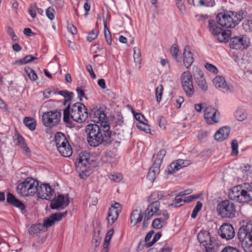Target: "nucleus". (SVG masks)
Returning a JSON list of instances; mask_svg holds the SVG:
<instances>
[{"label":"nucleus","instance_id":"64","mask_svg":"<svg viewBox=\"0 0 252 252\" xmlns=\"http://www.w3.org/2000/svg\"><path fill=\"white\" fill-rule=\"evenodd\" d=\"M205 248V252H217V250L214 246V243L212 245H208L204 246Z\"/></svg>","mask_w":252,"mask_h":252},{"label":"nucleus","instance_id":"56","mask_svg":"<svg viewBox=\"0 0 252 252\" xmlns=\"http://www.w3.org/2000/svg\"><path fill=\"white\" fill-rule=\"evenodd\" d=\"M158 122L159 126L163 129H165L166 126V120L165 118L162 116H159L158 118Z\"/></svg>","mask_w":252,"mask_h":252},{"label":"nucleus","instance_id":"33","mask_svg":"<svg viewBox=\"0 0 252 252\" xmlns=\"http://www.w3.org/2000/svg\"><path fill=\"white\" fill-rule=\"evenodd\" d=\"M166 224L165 220L163 218H156L153 220L152 226L155 229H160Z\"/></svg>","mask_w":252,"mask_h":252},{"label":"nucleus","instance_id":"37","mask_svg":"<svg viewBox=\"0 0 252 252\" xmlns=\"http://www.w3.org/2000/svg\"><path fill=\"white\" fill-rule=\"evenodd\" d=\"M235 118L239 121H243L247 118V113L244 109H238L235 114Z\"/></svg>","mask_w":252,"mask_h":252},{"label":"nucleus","instance_id":"19","mask_svg":"<svg viewBox=\"0 0 252 252\" xmlns=\"http://www.w3.org/2000/svg\"><path fill=\"white\" fill-rule=\"evenodd\" d=\"M160 203L158 201H155L151 203L145 211V215L147 218H151L154 215L159 216L161 213L159 210Z\"/></svg>","mask_w":252,"mask_h":252},{"label":"nucleus","instance_id":"36","mask_svg":"<svg viewBox=\"0 0 252 252\" xmlns=\"http://www.w3.org/2000/svg\"><path fill=\"white\" fill-rule=\"evenodd\" d=\"M193 76L195 81L200 79L204 77V74L200 69L198 66L193 67Z\"/></svg>","mask_w":252,"mask_h":252},{"label":"nucleus","instance_id":"28","mask_svg":"<svg viewBox=\"0 0 252 252\" xmlns=\"http://www.w3.org/2000/svg\"><path fill=\"white\" fill-rule=\"evenodd\" d=\"M61 155L64 157H69L72 154V148L70 145H67L64 147L59 146L58 149Z\"/></svg>","mask_w":252,"mask_h":252},{"label":"nucleus","instance_id":"44","mask_svg":"<svg viewBox=\"0 0 252 252\" xmlns=\"http://www.w3.org/2000/svg\"><path fill=\"white\" fill-rule=\"evenodd\" d=\"M136 126L138 129L147 133H150V128L149 126L144 122L139 123L137 124Z\"/></svg>","mask_w":252,"mask_h":252},{"label":"nucleus","instance_id":"3","mask_svg":"<svg viewBox=\"0 0 252 252\" xmlns=\"http://www.w3.org/2000/svg\"><path fill=\"white\" fill-rule=\"evenodd\" d=\"M244 10L237 12L229 11L227 12L219 13L216 17L217 22L226 28H233L237 25L247 15Z\"/></svg>","mask_w":252,"mask_h":252},{"label":"nucleus","instance_id":"61","mask_svg":"<svg viewBox=\"0 0 252 252\" xmlns=\"http://www.w3.org/2000/svg\"><path fill=\"white\" fill-rule=\"evenodd\" d=\"M42 226L40 224L33 225L31 227L30 232L31 233L37 234L40 232L41 230L40 227Z\"/></svg>","mask_w":252,"mask_h":252},{"label":"nucleus","instance_id":"47","mask_svg":"<svg viewBox=\"0 0 252 252\" xmlns=\"http://www.w3.org/2000/svg\"><path fill=\"white\" fill-rule=\"evenodd\" d=\"M101 238L99 236L94 237L92 241L93 245L94 246L93 252H97L98 247L100 245Z\"/></svg>","mask_w":252,"mask_h":252},{"label":"nucleus","instance_id":"7","mask_svg":"<svg viewBox=\"0 0 252 252\" xmlns=\"http://www.w3.org/2000/svg\"><path fill=\"white\" fill-rule=\"evenodd\" d=\"M209 27L211 32L220 42H227L228 41L231 34L230 30H222L213 20H209Z\"/></svg>","mask_w":252,"mask_h":252},{"label":"nucleus","instance_id":"41","mask_svg":"<svg viewBox=\"0 0 252 252\" xmlns=\"http://www.w3.org/2000/svg\"><path fill=\"white\" fill-rule=\"evenodd\" d=\"M202 206L203 204L201 201H198L197 202L191 215V218L195 219L198 213L201 210Z\"/></svg>","mask_w":252,"mask_h":252},{"label":"nucleus","instance_id":"62","mask_svg":"<svg viewBox=\"0 0 252 252\" xmlns=\"http://www.w3.org/2000/svg\"><path fill=\"white\" fill-rule=\"evenodd\" d=\"M140 215V211L136 209L133 210L130 215V223L132 224L133 222L138 217V216Z\"/></svg>","mask_w":252,"mask_h":252},{"label":"nucleus","instance_id":"23","mask_svg":"<svg viewBox=\"0 0 252 252\" xmlns=\"http://www.w3.org/2000/svg\"><path fill=\"white\" fill-rule=\"evenodd\" d=\"M230 133L228 126H223L219 129L214 135L215 139L218 141H222L227 138Z\"/></svg>","mask_w":252,"mask_h":252},{"label":"nucleus","instance_id":"45","mask_svg":"<svg viewBox=\"0 0 252 252\" xmlns=\"http://www.w3.org/2000/svg\"><path fill=\"white\" fill-rule=\"evenodd\" d=\"M184 200L181 199L180 196L176 195L173 203L169 205V206L174 207H179L184 204Z\"/></svg>","mask_w":252,"mask_h":252},{"label":"nucleus","instance_id":"54","mask_svg":"<svg viewBox=\"0 0 252 252\" xmlns=\"http://www.w3.org/2000/svg\"><path fill=\"white\" fill-rule=\"evenodd\" d=\"M179 169H180V168L178 167V165L176 164L175 161L171 163L168 168V171L169 174L174 173Z\"/></svg>","mask_w":252,"mask_h":252},{"label":"nucleus","instance_id":"11","mask_svg":"<svg viewBox=\"0 0 252 252\" xmlns=\"http://www.w3.org/2000/svg\"><path fill=\"white\" fill-rule=\"evenodd\" d=\"M204 118L207 124L213 125L220 121V113L215 108L210 106L207 107L205 110Z\"/></svg>","mask_w":252,"mask_h":252},{"label":"nucleus","instance_id":"51","mask_svg":"<svg viewBox=\"0 0 252 252\" xmlns=\"http://www.w3.org/2000/svg\"><path fill=\"white\" fill-rule=\"evenodd\" d=\"M176 164L178 165V167L181 169L183 167L187 166L190 164V160H184L182 159H177L176 161Z\"/></svg>","mask_w":252,"mask_h":252},{"label":"nucleus","instance_id":"10","mask_svg":"<svg viewBox=\"0 0 252 252\" xmlns=\"http://www.w3.org/2000/svg\"><path fill=\"white\" fill-rule=\"evenodd\" d=\"M249 39L246 35L235 36L230 38V47L236 50H244L250 46Z\"/></svg>","mask_w":252,"mask_h":252},{"label":"nucleus","instance_id":"25","mask_svg":"<svg viewBox=\"0 0 252 252\" xmlns=\"http://www.w3.org/2000/svg\"><path fill=\"white\" fill-rule=\"evenodd\" d=\"M160 166H156L153 163L152 166L150 168L147 174V178L151 182H154L156 178L157 175L160 172Z\"/></svg>","mask_w":252,"mask_h":252},{"label":"nucleus","instance_id":"52","mask_svg":"<svg viewBox=\"0 0 252 252\" xmlns=\"http://www.w3.org/2000/svg\"><path fill=\"white\" fill-rule=\"evenodd\" d=\"M176 5L182 13H186V7L183 0H175Z\"/></svg>","mask_w":252,"mask_h":252},{"label":"nucleus","instance_id":"20","mask_svg":"<svg viewBox=\"0 0 252 252\" xmlns=\"http://www.w3.org/2000/svg\"><path fill=\"white\" fill-rule=\"evenodd\" d=\"M197 239L203 246L212 245L214 243L210 233L207 230H202L197 234Z\"/></svg>","mask_w":252,"mask_h":252},{"label":"nucleus","instance_id":"14","mask_svg":"<svg viewBox=\"0 0 252 252\" xmlns=\"http://www.w3.org/2000/svg\"><path fill=\"white\" fill-rule=\"evenodd\" d=\"M36 193L38 197L43 199L50 200L55 193V191L49 185L44 184H41L39 187L38 186V191Z\"/></svg>","mask_w":252,"mask_h":252},{"label":"nucleus","instance_id":"30","mask_svg":"<svg viewBox=\"0 0 252 252\" xmlns=\"http://www.w3.org/2000/svg\"><path fill=\"white\" fill-rule=\"evenodd\" d=\"M23 123L31 130H34L36 127V122L31 118L26 117L24 119Z\"/></svg>","mask_w":252,"mask_h":252},{"label":"nucleus","instance_id":"1","mask_svg":"<svg viewBox=\"0 0 252 252\" xmlns=\"http://www.w3.org/2000/svg\"><path fill=\"white\" fill-rule=\"evenodd\" d=\"M109 129L110 126L107 123H102L100 126L95 124L88 125L85 132L89 145L95 147L100 144L108 145L111 144L115 133L112 134Z\"/></svg>","mask_w":252,"mask_h":252},{"label":"nucleus","instance_id":"4","mask_svg":"<svg viewBox=\"0 0 252 252\" xmlns=\"http://www.w3.org/2000/svg\"><path fill=\"white\" fill-rule=\"evenodd\" d=\"M230 199L239 203H248L252 200V184H245L244 189L239 186L231 188L228 192Z\"/></svg>","mask_w":252,"mask_h":252},{"label":"nucleus","instance_id":"2","mask_svg":"<svg viewBox=\"0 0 252 252\" xmlns=\"http://www.w3.org/2000/svg\"><path fill=\"white\" fill-rule=\"evenodd\" d=\"M88 117V113L86 107L80 102L74 104L70 108L69 105L63 111V121L69 124L70 119L74 121L82 123Z\"/></svg>","mask_w":252,"mask_h":252},{"label":"nucleus","instance_id":"32","mask_svg":"<svg viewBox=\"0 0 252 252\" xmlns=\"http://www.w3.org/2000/svg\"><path fill=\"white\" fill-rule=\"evenodd\" d=\"M133 59L136 65L138 64V69H140L141 61V53L140 49L136 47L133 48Z\"/></svg>","mask_w":252,"mask_h":252},{"label":"nucleus","instance_id":"53","mask_svg":"<svg viewBox=\"0 0 252 252\" xmlns=\"http://www.w3.org/2000/svg\"><path fill=\"white\" fill-rule=\"evenodd\" d=\"M179 169H180V168L178 167V165L176 164L175 161L171 163L168 168V171L169 174L174 173Z\"/></svg>","mask_w":252,"mask_h":252},{"label":"nucleus","instance_id":"50","mask_svg":"<svg viewBox=\"0 0 252 252\" xmlns=\"http://www.w3.org/2000/svg\"><path fill=\"white\" fill-rule=\"evenodd\" d=\"M109 179L116 183H119L123 179V175L121 173H115L113 174H111L109 176Z\"/></svg>","mask_w":252,"mask_h":252},{"label":"nucleus","instance_id":"18","mask_svg":"<svg viewBox=\"0 0 252 252\" xmlns=\"http://www.w3.org/2000/svg\"><path fill=\"white\" fill-rule=\"evenodd\" d=\"M89 115L92 121L94 123H98L100 122V124L102 123H107L104 121L106 118V115L102 111L97 108L92 109Z\"/></svg>","mask_w":252,"mask_h":252},{"label":"nucleus","instance_id":"40","mask_svg":"<svg viewBox=\"0 0 252 252\" xmlns=\"http://www.w3.org/2000/svg\"><path fill=\"white\" fill-rule=\"evenodd\" d=\"M198 86L204 92H206L208 90V85L205 79V77L195 81Z\"/></svg>","mask_w":252,"mask_h":252},{"label":"nucleus","instance_id":"6","mask_svg":"<svg viewBox=\"0 0 252 252\" xmlns=\"http://www.w3.org/2000/svg\"><path fill=\"white\" fill-rule=\"evenodd\" d=\"M219 214L222 218H234L236 216V209L234 204L229 200L221 201L217 206Z\"/></svg>","mask_w":252,"mask_h":252},{"label":"nucleus","instance_id":"48","mask_svg":"<svg viewBox=\"0 0 252 252\" xmlns=\"http://www.w3.org/2000/svg\"><path fill=\"white\" fill-rule=\"evenodd\" d=\"M163 92V86L162 85H160L156 88L155 93L157 98V101L159 102L161 99L162 94Z\"/></svg>","mask_w":252,"mask_h":252},{"label":"nucleus","instance_id":"8","mask_svg":"<svg viewBox=\"0 0 252 252\" xmlns=\"http://www.w3.org/2000/svg\"><path fill=\"white\" fill-rule=\"evenodd\" d=\"M180 79L183 90L186 95L190 97L193 96L194 89L192 82V76L189 71L184 72L181 75Z\"/></svg>","mask_w":252,"mask_h":252},{"label":"nucleus","instance_id":"22","mask_svg":"<svg viewBox=\"0 0 252 252\" xmlns=\"http://www.w3.org/2000/svg\"><path fill=\"white\" fill-rule=\"evenodd\" d=\"M183 56L184 64L188 68L192 64L194 60L189 47L188 45L184 47Z\"/></svg>","mask_w":252,"mask_h":252},{"label":"nucleus","instance_id":"63","mask_svg":"<svg viewBox=\"0 0 252 252\" xmlns=\"http://www.w3.org/2000/svg\"><path fill=\"white\" fill-rule=\"evenodd\" d=\"M221 252H240V251L236 248L226 246L224 247L221 251Z\"/></svg>","mask_w":252,"mask_h":252},{"label":"nucleus","instance_id":"24","mask_svg":"<svg viewBox=\"0 0 252 252\" xmlns=\"http://www.w3.org/2000/svg\"><path fill=\"white\" fill-rule=\"evenodd\" d=\"M213 83L216 88L223 89L224 91L229 90V87L227 86L224 78L222 76H218L213 80Z\"/></svg>","mask_w":252,"mask_h":252},{"label":"nucleus","instance_id":"29","mask_svg":"<svg viewBox=\"0 0 252 252\" xmlns=\"http://www.w3.org/2000/svg\"><path fill=\"white\" fill-rule=\"evenodd\" d=\"M166 152L164 149H160L159 151L156 155V158L154 159V163L156 166H160L162 159L165 156Z\"/></svg>","mask_w":252,"mask_h":252},{"label":"nucleus","instance_id":"31","mask_svg":"<svg viewBox=\"0 0 252 252\" xmlns=\"http://www.w3.org/2000/svg\"><path fill=\"white\" fill-rule=\"evenodd\" d=\"M104 23V36L107 43L110 45L112 44V36L111 32L107 27L106 20L103 18Z\"/></svg>","mask_w":252,"mask_h":252},{"label":"nucleus","instance_id":"58","mask_svg":"<svg viewBox=\"0 0 252 252\" xmlns=\"http://www.w3.org/2000/svg\"><path fill=\"white\" fill-rule=\"evenodd\" d=\"M55 10L52 7H48L46 11V14L47 17L51 20H53L54 18Z\"/></svg>","mask_w":252,"mask_h":252},{"label":"nucleus","instance_id":"39","mask_svg":"<svg viewBox=\"0 0 252 252\" xmlns=\"http://www.w3.org/2000/svg\"><path fill=\"white\" fill-rule=\"evenodd\" d=\"M55 140L56 145H59L61 142H67V139L64 134L61 132H58L55 136Z\"/></svg>","mask_w":252,"mask_h":252},{"label":"nucleus","instance_id":"46","mask_svg":"<svg viewBox=\"0 0 252 252\" xmlns=\"http://www.w3.org/2000/svg\"><path fill=\"white\" fill-rule=\"evenodd\" d=\"M232 148L231 154L233 156H237L238 154V143L237 140L233 139L231 144Z\"/></svg>","mask_w":252,"mask_h":252},{"label":"nucleus","instance_id":"13","mask_svg":"<svg viewBox=\"0 0 252 252\" xmlns=\"http://www.w3.org/2000/svg\"><path fill=\"white\" fill-rule=\"evenodd\" d=\"M218 234L221 238L227 240L233 239L235 235L232 225L228 223H224L221 225L218 230Z\"/></svg>","mask_w":252,"mask_h":252},{"label":"nucleus","instance_id":"16","mask_svg":"<svg viewBox=\"0 0 252 252\" xmlns=\"http://www.w3.org/2000/svg\"><path fill=\"white\" fill-rule=\"evenodd\" d=\"M89 155L87 153H83L80 154L79 158L75 161V165L77 170L84 173L86 171V167L89 162Z\"/></svg>","mask_w":252,"mask_h":252},{"label":"nucleus","instance_id":"42","mask_svg":"<svg viewBox=\"0 0 252 252\" xmlns=\"http://www.w3.org/2000/svg\"><path fill=\"white\" fill-rule=\"evenodd\" d=\"M243 28L247 32H250L252 31V23L249 18L244 21L243 23Z\"/></svg>","mask_w":252,"mask_h":252},{"label":"nucleus","instance_id":"57","mask_svg":"<svg viewBox=\"0 0 252 252\" xmlns=\"http://www.w3.org/2000/svg\"><path fill=\"white\" fill-rule=\"evenodd\" d=\"M161 236V234L160 232H157L154 236L152 241L149 242L147 244V248H149L153 246L157 241H158Z\"/></svg>","mask_w":252,"mask_h":252},{"label":"nucleus","instance_id":"12","mask_svg":"<svg viewBox=\"0 0 252 252\" xmlns=\"http://www.w3.org/2000/svg\"><path fill=\"white\" fill-rule=\"evenodd\" d=\"M69 202L68 194L65 196L63 194H59L56 198L51 200L50 207L52 209H63L69 204Z\"/></svg>","mask_w":252,"mask_h":252},{"label":"nucleus","instance_id":"26","mask_svg":"<svg viewBox=\"0 0 252 252\" xmlns=\"http://www.w3.org/2000/svg\"><path fill=\"white\" fill-rule=\"evenodd\" d=\"M119 212L115 210V208H110L108 213L107 220L108 224L112 225L114 222L117 220L119 217Z\"/></svg>","mask_w":252,"mask_h":252},{"label":"nucleus","instance_id":"27","mask_svg":"<svg viewBox=\"0 0 252 252\" xmlns=\"http://www.w3.org/2000/svg\"><path fill=\"white\" fill-rule=\"evenodd\" d=\"M241 246L245 252H252V236L249 239L239 240Z\"/></svg>","mask_w":252,"mask_h":252},{"label":"nucleus","instance_id":"38","mask_svg":"<svg viewBox=\"0 0 252 252\" xmlns=\"http://www.w3.org/2000/svg\"><path fill=\"white\" fill-rule=\"evenodd\" d=\"M251 166L249 164L244 165L240 167V170L243 174V177L244 178H247L251 174Z\"/></svg>","mask_w":252,"mask_h":252},{"label":"nucleus","instance_id":"5","mask_svg":"<svg viewBox=\"0 0 252 252\" xmlns=\"http://www.w3.org/2000/svg\"><path fill=\"white\" fill-rule=\"evenodd\" d=\"M38 186L37 181L28 177L17 186V192L22 196H33L38 191Z\"/></svg>","mask_w":252,"mask_h":252},{"label":"nucleus","instance_id":"21","mask_svg":"<svg viewBox=\"0 0 252 252\" xmlns=\"http://www.w3.org/2000/svg\"><path fill=\"white\" fill-rule=\"evenodd\" d=\"M6 201L8 204L19 208L22 213L26 212V207L24 204L11 193H8L7 194Z\"/></svg>","mask_w":252,"mask_h":252},{"label":"nucleus","instance_id":"60","mask_svg":"<svg viewBox=\"0 0 252 252\" xmlns=\"http://www.w3.org/2000/svg\"><path fill=\"white\" fill-rule=\"evenodd\" d=\"M37 6L35 4L31 5L29 8L28 12L32 18H35L36 17V10Z\"/></svg>","mask_w":252,"mask_h":252},{"label":"nucleus","instance_id":"34","mask_svg":"<svg viewBox=\"0 0 252 252\" xmlns=\"http://www.w3.org/2000/svg\"><path fill=\"white\" fill-rule=\"evenodd\" d=\"M54 94H58L63 96L66 99V101H70L72 99L74 95L72 92H69L66 90H63L59 92L54 91Z\"/></svg>","mask_w":252,"mask_h":252},{"label":"nucleus","instance_id":"35","mask_svg":"<svg viewBox=\"0 0 252 252\" xmlns=\"http://www.w3.org/2000/svg\"><path fill=\"white\" fill-rule=\"evenodd\" d=\"M179 52V48L176 44H173L170 48V53L173 58L179 63L182 61L181 58H178V55Z\"/></svg>","mask_w":252,"mask_h":252},{"label":"nucleus","instance_id":"43","mask_svg":"<svg viewBox=\"0 0 252 252\" xmlns=\"http://www.w3.org/2000/svg\"><path fill=\"white\" fill-rule=\"evenodd\" d=\"M30 79L32 81H35L37 78V76L35 71L32 68L28 67L25 69Z\"/></svg>","mask_w":252,"mask_h":252},{"label":"nucleus","instance_id":"49","mask_svg":"<svg viewBox=\"0 0 252 252\" xmlns=\"http://www.w3.org/2000/svg\"><path fill=\"white\" fill-rule=\"evenodd\" d=\"M199 3L202 6L212 7L215 4V2L214 0H199Z\"/></svg>","mask_w":252,"mask_h":252},{"label":"nucleus","instance_id":"55","mask_svg":"<svg viewBox=\"0 0 252 252\" xmlns=\"http://www.w3.org/2000/svg\"><path fill=\"white\" fill-rule=\"evenodd\" d=\"M205 67L208 71H209L211 72H212L216 74L218 73V69L215 65H214L212 64L209 63H206Z\"/></svg>","mask_w":252,"mask_h":252},{"label":"nucleus","instance_id":"17","mask_svg":"<svg viewBox=\"0 0 252 252\" xmlns=\"http://www.w3.org/2000/svg\"><path fill=\"white\" fill-rule=\"evenodd\" d=\"M252 236V223L243 225L238 232V238L239 240L247 239Z\"/></svg>","mask_w":252,"mask_h":252},{"label":"nucleus","instance_id":"9","mask_svg":"<svg viewBox=\"0 0 252 252\" xmlns=\"http://www.w3.org/2000/svg\"><path fill=\"white\" fill-rule=\"evenodd\" d=\"M61 116V112L57 110L44 112L42 117V124L48 127L55 126L60 122Z\"/></svg>","mask_w":252,"mask_h":252},{"label":"nucleus","instance_id":"15","mask_svg":"<svg viewBox=\"0 0 252 252\" xmlns=\"http://www.w3.org/2000/svg\"><path fill=\"white\" fill-rule=\"evenodd\" d=\"M67 211L63 213H58L52 214L49 217L46 218L43 221V226L48 228L52 226L56 221H60L63 218L65 217Z\"/></svg>","mask_w":252,"mask_h":252},{"label":"nucleus","instance_id":"59","mask_svg":"<svg viewBox=\"0 0 252 252\" xmlns=\"http://www.w3.org/2000/svg\"><path fill=\"white\" fill-rule=\"evenodd\" d=\"M98 32L93 30L88 34L87 37L88 40L91 42L94 40L97 36Z\"/></svg>","mask_w":252,"mask_h":252}]
</instances>
